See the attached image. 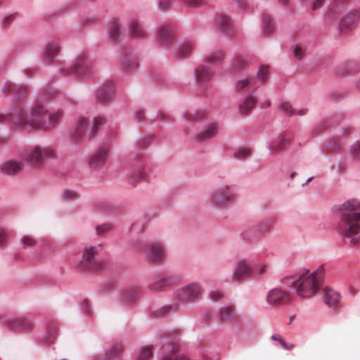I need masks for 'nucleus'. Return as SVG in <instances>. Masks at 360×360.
<instances>
[{"label": "nucleus", "instance_id": "obj_22", "mask_svg": "<svg viewBox=\"0 0 360 360\" xmlns=\"http://www.w3.org/2000/svg\"><path fill=\"white\" fill-rule=\"evenodd\" d=\"M113 94V84L110 82L99 89L96 97L100 103H105L112 98Z\"/></svg>", "mask_w": 360, "mask_h": 360}, {"label": "nucleus", "instance_id": "obj_13", "mask_svg": "<svg viewBox=\"0 0 360 360\" xmlns=\"http://www.w3.org/2000/svg\"><path fill=\"white\" fill-rule=\"evenodd\" d=\"M174 30L171 25H162L158 30V39L159 41L164 44L172 43L174 37Z\"/></svg>", "mask_w": 360, "mask_h": 360}, {"label": "nucleus", "instance_id": "obj_45", "mask_svg": "<svg viewBox=\"0 0 360 360\" xmlns=\"http://www.w3.org/2000/svg\"><path fill=\"white\" fill-rule=\"evenodd\" d=\"M153 355L151 348L150 347H144L141 349L139 355L138 360H147Z\"/></svg>", "mask_w": 360, "mask_h": 360}, {"label": "nucleus", "instance_id": "obj_10", "mask_svg": "<svg viewBox=\"0 0 360 360\" xmlns=\"http://www.w3.org/2000/svg\"><path fill=\"white\" fill-rule=\"evenodd\" d=\"M147 259L149 262L159 264L165 258V247L158 243H152L147 246Z\"/></svg>", "mask_w": 360, "mask_h": 360}, {"label": "nucleus", "instance_id": "obj_46", "mask_svg": "<svg viewBox=\"0 0 360 360\" xmlns=\"http://www.w3.org/2000/svg\"><path fill=\"white\" fill-rule=\"evenodd\" d=\"M184 2L191 8H200L205 5V0H184Z\"/></svg>", "mask_w": 360, "mask_h": 360}, {"label": "nucleus", "instance_id": "obj_3", "mask_svg": "<svg viewBox=\"0 0 360 360\" xmlns=\"http://www.w3.org/2000/svg\"><path fill=\"white\" fill-rule=\"evenodd\" d=\"M322 276V266L316 271L309 274L307 272L292 283V288L302 297H310L319 290Z\"/></svg>", "mask_w": 360, "mask_h": 360}, {"label": "nucleus", "instance_id": "obj_2", "mask_svg": "<svg viewBox=\"0 0 360 360\" xmlns=\"http://www.w3.org/2000/svg\"><path fill=\"white\" fill-rule=\"evenodd\" d=\"M63 117V111L57 110L47 115V110L43 105H36L33 107L30 120H26L20 112L18 119L20 124H27L30 129H48L53 128Z\"/></svg>", "mask_w": 360, "mask_h": 360}, {"label": "nucleus", "instance_id": "obj_19", "mask_svg": "<svg viewBox=\"0 0 360 360\" xmlns=\"http://www.w3.org/2000/svg\"><path fill=\"white\" fill-rule=\"evenodd\" d=\"M257 103V98L255 96L252 94L247 96L238 107L240 114L248 115L254 109Z\"/></svg>", "mask_w": 360, "mask_h": 360}, {"label": "nucleus", "instance_id": "obj_4", "mask_svg": "<svg viewBox=\"0 0 360 360\" xmlns=\"http://www.w3.org/2000/svg\"><path fill=\"white\" fill-rule=\"evenodd\" d=\"M105 123V119L103 117H96L94 120V124L91 130L86 131L87 120L82 117L77 122L72 134V139L77 143H81L86 139L93 138L97 132L98 127Z\"/></svg>", "mask_w": 360, "mask_h": 360}, {"label": "nucleus", "instance_id": "obj_62", "mask_svg": "<svg viewBox=\"0 0 360 360\" xmlns=\"http://www.w3.org/2000/svg\"><path fill=\"white\" fill-rule=\"evenodd\" d=\"M307 109L303 108V109H301L299 110L298 114L300 115H304L307 113Z\"/></svg>", "mask_w": 360, "mask_h": 360}, {"label": "nucleus", "instance_id": "obj_42", "mask_svg": "<svg viewBox=\"0 0 360 360\" xmlns=\"http://www.w3.org/2000/svg\"><path fill=\"white\" fill-rule=\"evenodd\" d=\"M292 49L293 56L295 58L300 60L304 56L305 48L303 46L296 44L292 46Z\"/></svg>", "mask_w": 360, "mask_h": 360}, {"label": "nucleus", "instance_id": "obj_6", "mask_svg": "<svg viewBox=\"0 0 360 360\" xmlns=\"http://www.w3.org/2000/svg\"><path fill=\"white\" fill-rule=\"evenodd\" d=\"M236 193L233 188L228 185H221L217 187L211 193L212 204L218 207H222L231 203L235 198Z\"/></svg>", "mask_w": 360, "mask_h": 360}, {"label": "nucleus", "instance_id": "obj_60", "mask_svg": "<svg viewBox=\"0 0 360 360\" xmlns=\"http://www.w3.org/2000/svg\"><path fill=\"white\" fill-rule=\"evenodd\" d=\"M358 243H359V239L357 238H356V237L352 238L351 240H350V244L352 245H355Z\"/></svg>", "mask_w": 360, "mask_h": 360}, {"label": "nucleus", "instance_id": "obj_59", "mask_svg": "<svg viewBox=\"0 0 360 360\" xmlns=\"http://www.w3.org/2000/svg\"><path fill=\"white\" fill-rule=\"evenodd\" d=\"M122 350H123V347L122 345H117L113 346L111 348L110 352L115 354H119L122 352Z\"/></svg>", "mask_w": 360, "mask_h": 360}, {"label": "nucleus", "instance_id": "obj_54", "mask_svg": "<svg viewBox=\"0 0 360 360\" xmlns=\"http://www.w3.org/2000/svg\"><path fill=\"white\" fill-rule=\"evenodd\" d=\"M281 109L284 113L289 115H292L294 113L291 105L288 102L282 103L281 105Z\"/></svg>", "mask_w": 360, "mask_h": 360}, {"label": "nucleus", "instance_id": "obj_31", "mask_svg": "<svg viewBox=\"0 0 360 360\" xmlns=\"http://www.w3.org/2000/svg\"><path fill=\"white\" fill-rule=\"evenodd\" d=\"M360 13L358 11H352L341 21L340 27L342 30L349 29V25L354 24L359 18Z\"/></svg>", "mask_w": 360, "mask_h": 360}, {"label": "nucleus", "instance_id": "obj_39", "mask_svg": "<svg viewBox=\"0 0 360 360\" xmlns=\"http://www.w3.org/2000/svg\"><path fill=\"white\" fill-rule=\"evenodd\" d=\"M167 285H169V282L167 279H161L151 283L150 285V288L153 291H162Z\"/></svg>", "mask_w": 360, "mask_h": 360}, {"label": "nucleus", "instance_id": "obj_55", "mask_svg": "<svg viewBox=\"0 0 360 360\" xmlns=\"http://www.w3.org/2000/svg\"><path fill=\"white\" fill-rule=\"evenodd\" d=\"M210 297L213 301H219L223 299L224 295L220 291H212L210 292Z\"/></svg>", "mask_w": 360, "mask_h": 360}, {"label": "nucleus", "instance_id": "obj_32", "mask_svg": "<svg viewBox=\"0 0 360 360\" xmlns=\"http://www.w3.org/2000/svg\"><path fill=\"white\" fill-rule=\"evenodd\" d=\"M121 66L126 72H131L136 68L138 63L134 57L130 56H126L122 59Z\"/></svg>", "mask_w": 360, "mask_h": 360}, {"label": "nucleus", "instance_id": "obj_64", "mask_svg": "<svg viewBox=\"0 0 360 360\" xmlns=\"http://www.w3.org/2000/svg\"><path fill=\"white\" fill-rule=\"evenodd\" d=\"M134 299V297L129 298L128 297V293H126L123 295V300L124 301H131Z\"/></svg>", "mask_w": 360, "mask_h": 360}, {"label": "nucleus", "instance_id": "obj_27", "mask_svg": "<svg viewBox=\"0 0 360 360\" xmlns=\"http://www.w3.org/2000/svg\"><path fill=\"white\" fill-rule=\"evenodd\" d=\"M211 70L205 65H200L195 70V78L198 82H205L212 77Z\"/></svg>", "mask_w": 360, "mask_h": 360}, {"label": "nucleus", "instance_id": "obj_14", "mask_svg": "<svg viewBox=\"0 0 360 360\" xmlns=\"http://www.w3.org/2000/svg\"><path fill=\"white\" fill-rule=\"evenodd\" d=\"M141 181H148V171L143 166L134 169L128 174V181L131 185L134 186Z\"/></svg>", "mask_w": 360, "mask_h": 360}, {"label": "nucleus", "instance_id": "obj_41", "mask_svg": "<svg viewBox=\"0 0 360 360\" xmlns=\"http://www.w3.org/2000/svg\"><path fill=\"white\" fill-rule=\"evenodd\" d=\"M269 73V67L266 65H262L257 74L258 79L262 83L266 82L267 80Z\"/></svg>", "mask_w": 360, "mask_h": 360}, {"label": "nucleus", "instance_id": "obj_49", "mask_svg": "<svg viewBox=\"0 0 360 360\" xmlns=\"http://www.w3.org/2000/svg\"><path fill=\"white\" fill-rule=\"evenodd\" d=\"M172 310V307L171 306H165L162 307L158 311H155L153 312V315L155 317L159 318V317H163Z\"/></svg>", "mask_w": 360, "mask_h": 360}, {"label": "nucleus", "instance_id": "obj_52", "mask_svg": "<svg viewBox=\"0 0 360 360\" xmlns=\"http://www.w3.org/2000/svg\"><path fill=\"white\" fill-rule=\"evenodd\" d=\"M8 236V231L0 226V247L4 246L6 243Z\"/></svg>", "mask_w": 360, "mask_h": 360}, {"label": "nucleus", "instance_id": "obj_34", "mask_svg": "<svg viewBox=\"0 0 360 360\" xmlns=\"http://www.w3.org/2000/svg\"><path fill=\"white\" fill-rule=\"evenodd\" d=\"M262 19L264 32L266 34L272 33L275 28V23L272 18L265 13L263 15Z\"/></svg>", "mask_w": 360, "mask_h": 360}, {"label": "nucleus", "instance_id": "obj_7", "mask_svg": "<svg viewBox=\"0 0 360 360\" xmlns=\"http://www.w3.org/2000/svg\"><path fill=\"white\" fill-rule=\"evenodd\" d=\"M55 150L51 146H35L27 155V161L32 165L39 166L45 158H54Z\"/></svg>", "mask_w": 360, "mask_h": 360}, {"label": "nucleus", "instance_id": "obj_40", "mask_svg": "<svg viewBox=\"0 0 360 360\" xmlns=\"http://www.w3.org/2000/svg\"><path fill=\"white\" fill-rule=\"evenodd\" d=\"M204 115H205V112L202 111V110L195 111L193 112H188L185 114V117L187 119V120L191 121V122L197 121V120L201 119L202 117H203Z\"/></svg>", "mask_w": 360, "mask_h": 360}, {"label": "nucleus", "instance_id": "obj_53", "mask_svg": "<svg viewBox=\"0 0 360 360\" xmlns=\"http://www.w3.org/2000/svg\"><path fill=\"white\" fill-rule=\"evenodd\" d=\"M78 194L75 191L66 190L63 193V197L66 200H72L78 198Z\"/></svg>", "mask_w": 360, "mask_h": 360}, {"label": "nucleus", "instance_id": "obj_56", "mask_svg": "<svg viewBox=\"0 0 360 360\" xmlns=\"http://www.w3.org/2000/svg\"><path fill=\"white\" fill-rule=\"evenodd\" d=\"M172 4V0H161L160 2V8L162 10H167L171 7Z\"/></svg>", "mask_w": 360, "mask_h": 360}, {"label": "nucleus", "instance_id": "obj_24", "mask_svg": "<svg viewBox=\"0 0 360 360\" xmlns=\"http://www.w3.org/2000/svg\"><path fill=\"white\" fill-rule=\"evenodd\" d=\"M215 23L221 31L228 34L231 33L232 22L228 15L222 13L217 15Z\"/></svg>", "mask_w": 360, "mask_h": 360}, {"label": "nucleus", "instance_id": "obj_47", "mask_svg": "<svg viewBox=\"0 0 360 360\" xmlns=\"http://www.w3.org/2000/svg\"><path fill=\"white\" fill-rule=\"evenodd\" d=\"M251 154V150L249 148H240L234 153V158L237 159H245L250 156Z\"/></svg>", "mask_w": 360, "mask_h": 360}, {"label": "nucleus", "instance_id": "obj_36", "mask_svg": "<svg viewBox=\"0 0 360 360\" xmlns=\"http://www.w3.org/2000/svg\"><path fill=\"white\" fill-rule=\"evenodd\" d=\"M224 53L221 51H217L209 56H207L205 58V61L210 64H218L223 60Z\"/></svg>", "mask_w": 360, "mask_h": 360}, {"label": "nucleus", "instance_id": "obj_23", "mask_svg": "<svg viewBox=\"0 0 360 360\" xmlns=\"http://www.w3.org/2000/svg\"><path fill=\"white\" fill-rule=\"evenodd\" d=\"M129 26L130 35L131 37L135 39H141L146 36L147 32L146 30L137 20H131L129 24Z\"/></svg>", "mask_w": 360, "mask_h": 360}, {"label": "nucleus", "instance_id": "obj_8", "mask_svg": "<svg viewBox=\"0 0 360 360\" xmlns=\"http://www.w3.org/2000/svg\"><path fill=\"white\" fill-rule=\"evenodd\" d=\"M201 293V288L197 283L188 284L179 289L175 294L176 298L182 302H192Z\"/></svg>", "mask_w": 360, "mask_h": 360}, {"label": "nucleus", "instance_id": "obj_33", "mask_svg": "<svg viewBox=\"0 0 360 360\" xmlns=\"http://www.w3.org/2000/svg\"><path fill=\"white\" fill-rule=\"evenodd\" d=\"M255 80L252 77L239 79L236 84V89L238 91L248 90L252 86Z\"/></svg>", "mask_w": 360, "mask_h": 360}, {"label": "nucleus", "instance_id": "obj_51", "mask_svg": "<svg viewBox=\"0 0 360 360\" xmlns=\"http://www.w3.org/2000/svg\"><path fill=\"white\" fill-rule=\"evenodd\" d=\"M351 155L356 159L360 158V140L356 141L350 148Z\"/></svg>", "mask_w": 360, "mask_h": 360}, {"label": "nucleus", "instance_id": "obj_35", "mask_svg": "<svg viewBox=\"0 0 360 360\" xmlns=\"http://www.w3.org/2000/svg\"><path fill=\"white\" fill-rule=\"evenodd\" d=\"M121 25L117 20H113L110 23V35L111 39L116 41L120 35Z\"/></svg>", "mask_w": 360, "mask_h": 360}, {"label": "nucleus", "instance_id": "obj_30", "mask_svg": "<svg viewBox=\"0 0 360 360\" xmlns=\"http://www.w3.org/2000/svg\"><path fill=\"white\" fill-rule=\"evenodd\" d=\"M289 137L286 135H282L277 140L271 143L270 150L273 153H278L283 150L285 146L289 143Z\"/></svg>", "mask_w": 360, "mask_h": 360}, {"label": "nucleus", "instance_id": "obj_61", "mask_svg": "<svg viewBox=\"0 0 360 360\" xmlns=\"http://www.w3.org/2000/svg\"><path fill=\"white\" fill-rule=\"evenodd\" d=\"M240 6L244 7L246 4L245 0H234Z\"/></svg>", "mask_w": 360, "mask_h": 360}, {"label": "nucleus", "instance_id": "obj_5", "mask_svg": "<svg viewBox=\"0 0 360 360\" xmlns=\"http://www.w3.org/2000/svg\"><path fill=\"white\" fill-rule=\"evenodd\" d=\"M102 248V244L85 247L83 251L82 259L79 263V267L90 272H95L100 270L102 268V264L100 261L95 259V255L98 254Z\"/></svg>", "mask_w": 360, "mask_h": 360}, {"label": "nucleus", "instance_id": "obj_38", "mask_svg": "<svg viewBox=\"0 0 360 360\" xmlns=\"http://www.w3.org/2000/svg\"><path fill=\"white\" fill-rule=\"evenodd\" d=\"M177 350L178 346L175 344H173L171 349L172 354L169 356H164L162 360H188V359L184 355H176Z\"/></svg>", "mask_w": 360, "mask_h": 360}, {"label": "nucleus", "instance_id": "obj_57", "mask_svg": "<svg viewBox=\"0 0 360 360\" xmlns=\"http://www.w3.org/2000/svg\"><path fill=\"white\" fill-rule=\"evenodd\" d=\"M278 342L282 345L283 349H285L286 350H291V349H292L295 347V345L293 344H288L281 338H278Z\"/></svg>", "mask_w": 360, "mask_h": 360}, {"label": "nucleus", "instance_id": "obj_58", "mask_svg": "<svg viewBox=\"0 0 360 360\" xmlns=\"http://www.w3.org/2000/svg\"><path fill=\"white\" fill-rule=\"evenodd\" d=\"M325 0H314L311 6L312 10L315 11L321 8L324 4Z\"/></svg>", "mask_w": 360, "mask_h": 360}, {"label": "nucleus", "instance_id": "obj_28", "mask_svg": "<svg viewBox=\"0 0 360 360\" xmlns=\"http://www.w3.org/2000/svg\"><path fill=\"white\" fill-rule=\"evenodd\" d=\"M324 293V300L327 305L329 307H333L338 304L340 300V295L336 291L326 288Z\"/></svg>", "mask_w": 360, "mask_h": 360}, {"label": "nucleus", "instance_id": "obj_37", "mask_svg": "<svg viewBox=\"0 0 360 360\" xmlns=\"http://www.w3.org/2000/svg\"><path fill=\"white\" fill-rule=\"evenodd\" d=\"M247 65L245 59L241 56H237L233 61L231 70L237 72L243 70Z\"/></svg>", "mask_w": 360, "mask_h": 360}, {"label": "nucleus", "instance_id": "obj_25", "mask_svg": "<svg viewBox=\"0 0 360 360\" xmlns=\"http://www.w3.org/2000/svg\"><path fill=\"white\" fill-rule=\"evenodd\" d=\"M6 326L11 329L22 328L29 330L33 327L32 323L29 320L22 319H11L6 321Z\"/></svg>", "mask_w": 360, "mask_h": 360}, {"label": "nucleus", "instance_id": "obj_17", "mask_svg": "<svg viewBox=\"0 0 360 360\" xmlns=\"http://www.w3.org/2000/svg\"><path fill=\"white\" fill-rule=\"evenodd\" d=\"M22 168V162L9 160L1 165L0 171L4 174L14 175L20 172Z\"/></svg>", "mask_w": 360, "mask_h": 360}, {"label": "nucleus", "instance_id": "obj_48", "mask_svg": "<svg viewBox=\"0 0 360 360\" xmlns=\"http://www.w3.org/2000/svg\"><path fill=\"white\" fill-rule=\"evenodd\" d=\"M112 226L110 224H103L96 226V231L98 236H101L110 231Z\"/></svg>", "mask_w": 360, "mask_h": 360}, {"label": "nucleus", "instance_id": "obj_63", "mask_svg": "<svg viewBox=\"0 0 360 360\" xmlns=\"http://www.w3.org/2000/svg\"><path fill=\"white\" fill-rule=\"evenodd\" d=\"M265 269H266V266L263 265L262 266H261V268L258 272V274L259 275L263 274L265 272Z\"/></svg>", "mask_w": 360, "mask_h": 360}, {"label": "nucleus", "instance_id": "obj_11", "mask_svg": "<svg viewBox=\"0 0 360 360\" xmlns=\"http://www.w3.org/2000/svg\"><path fill=\"white\" fill-rule=\"evenodd\" d=\"M20 112L23 115V117L26 120H30V115H27L21 105L17 106L12 112L9 113H0V123L4 124L6 122H11L14 125L24 128V127H29V125L27 124H20V120L18 119V116L20 114Z\"/></svg>", "mask_w": 360, "mask_h": 360}, {"label": "nucleus", "instance_id": "obj_16", "mask_svg": "<svg viewBox=\"0 0 360 360\" xmlns=\"http://www.w3.org/2000/svg\"><path fill=\"white\" fill-rule=\"evenodd\" d=\"M251 274L252 270L250 265L245 260H241L236 264L233 279L236 281H238L244 278L250 276Z\"/></svg>", "mask_w": 360, "mask_h": 360}, {"label": "nucleus", "instance_id": "obj_18", "mask_svg": "<svg viewBox=\"0 0 360 360\" xmlns=\"http://www.w3.org/2000/svg\"><path fill=\"white\" fill-rule=\"evenodd\" d=\"M219 130L218 125L216 123H211L207 127L195 135V139L198 141H205L212 139L217 134Z\"/></svg>", "mask_w": 360, "mask_h": 360}, {"label": "nucleus", "instance_id": "obj_9", "mask_svg": "<svg viewBox=\"0 0 360 360\" xmlns=\"http://www.w3.org/2000/svg\"><path fill=\"white\" fill-rule=\"evenodd\" d=\"M266 300L270 305L280 306L290 302L291 297L289 292L280 288H274L268 292Z\"/></svg>", "mask_w": 360, "mask_h": 360}, {"label": "nucleus", "instance_id": "obj_50", "mask_svg": "<svg viewBox=\"0 0 360 360\" xmlns=\"http://www.w3.org/2000/svg\"><path fill=\"white\" fill-rule=\"evenodd\" d=\"M21 242L23 246L25 247H33L36 244V240L30 236H25L22 238Z\"/></svg>", "mask_w": 360, "mask_h": 360}, {"label": "nucleus", "instance_id": "obj_44", "mask_svg": "<svg viewBox=\"0 0 360 360\" xmlns=\"http://www.w3.org/2000/svg\"><path fill=\"white\" fill-rule=\"evenodd\" d=\"M349 0H334L333 4L330 9V12L333 15H336L339 9L346 4Z\"/></svg>", "mask_w": 360, "mask_h": 360}, {"label": "nucleus", "instance_id": "obj_26", "mask_svg": "<svg viewBox=\"0 0 360 360\" xmlns=\"http://www.w3.org/2000/svg\"><path fill=\"white\" fill-rule=\"evenodd\" d=\"M220 319L223 321H234L237 319V314L233 306H226L221 309Z\"/></svg>", "mask_w": 360, "mask_h": 360}, {"label": "nucleus", "instance_id": "obj_20", "mask_svg": "<svg viewBox=\"0 0 360 360\" xmlns=\"http://www.w3.org/2000/svg\"><path fill=\"white\" fill-rule=\"evenodd\" d=\"M60 52V46L56 42L49 43L44 51V60L49 63L55 60Z\"/></svg>", "mask_w": 360, "mask_h": 360}, {"label": "nucleus", "instance_id": "obj_1", "mask_svg": "<svg viewBox=\"0 0 360 360\" xmlns=\"http://www.w3.org/2000/svg\"><path fill=\"white\" fill-rule=\"evenodd\" d=\"M340 214L339 231L345 237H351L360 231V201L349 199L340 205Z\"/></svg>", "mask_w": 360, "mask_h": 360}, {"label": "nucleus", "instance_id": "obj_15", "mask_svg": "<svg viewBox=\"0 0 360 360\" xmlns=\"http://www.w3.org/2000/svg\"><path fill=\"white\" fill-rule=\"evenodd\" d=\"M108 157V150L101 148L95 152L90 158L89 164L92 168H98L104 165Z\"/></svg>", "mask_w": 360, "mask_h": 360}, {"label": "nucleus", "instance_id": "obj_12", "mask_svg": "<svg viewBox=\"0 0 360 360\" xmlns=\"http://www.w3.org/2000/svg\"><path fill=\"white\" fill-rule=\"evenodd\" d=\"M91 67V63L89 61L86 56L82 54L77 58L75 65L71 67L70 70H63V71L66 72V75H70L73 73L81 74L89 70Z\"/></svg>", "mask_w": 360, "mask_h": 360}, {"label": "nucleus", "instance_id": "obj_29", "mask_svg": "<svg viewBox=\"0 0 360 360\" xmlns=\"http://www.w3.org/2000/svg\"><path fill=\"white\" fill-rule=\"evenodd\" d=\"M194 46L195 44L192 41H186L184 42L178 49V56L181 58H188L193 52Z\"/></svg>", "mask_w": 360, "mask_h": 360}, {"label": "nucleus", "instance_id": "obj_21", "mask_svg": "<svg viewBox=\"0 0 360 360\" xmlns=\"http://www.w3.org/2000/svg\"><path fill=\"white\" fill-rule=\"evenodd\" d=\"M3 91L5 93L12 94L16 98L20 99L26 95L27 89L23 85L6 83L4 86Z\"/></svg>", "mask_w": 360, "mask_h": 360}, {"label": "nucleus", "instance_id": "obj_43", "mask_svg": "<svg viewBox=\"0 0 360 360\" xmlns=\"http://www.w3.org/2000/svg\"><path fill=\"white\" fill-rule=\"evenodd\" d=\"M341 146H342V143L337 138H333V139L329 140L326 144V148H328V149H330L333 150L340 149Z\"/></svg>", "mask_w": 360, "mask_h": 360}]
</instances>
